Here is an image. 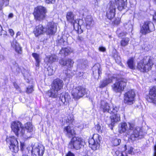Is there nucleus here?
I'll use <instances>...</instances> for the list:
<instances>
[{"label":"nucleus","instance_id":"obj_1","mask_svg":"<svg viewBox=\"0 0 156 156\" xmlns=\"http://www.w3.org/2000/svg\"><path fill=\"white\" fill-rule=\"evenodd\" d=\"M134 125L132 123L122 122L119 125V130L120 133L126 131L127 136L132 141L135 140L137 139L143 137L142 132L139 127L134 128Z\"/></svg>","mask_w":156,"mask_h":156},{"label":"nucleus","instance_id":"obj_2","mask_svg":"<svg viewBox=\"0 0 156 156\" xmlns=\"http://www.w3.org/2000/svg\"><path fill=\"white\" fill-rule=\"evenodd\" d=\"M63 85V81L59 79L54 80L51 85V88L47 93L48 96L51 98H56L58 91L62 88Z\"/></svg>","mask_w":156,"mask_h":156},{"label":"nucleus","instance_id":"obj_3","mask_svg":"<svg viewBox=\"0 0 156 156\" xmlns=\"http://www.w3.org/2000/svg\"><path fill=\"white\" fill-rule=\"evenodd\" d=\"M11 127L12 130L17 136H22L25 139L30 137L28 136L27 133L25 134V129L20 122H13L11 123Z\"/></svg>","mask_w":156,"mask_h":156},{"label":"nucleus","instance_id":"obj_4","mask_svg":"<svg viewBox=\"0 0 156 156\" xmlns=\"http://www.w3.org/2000/svg\"><path fill=\"white\" fill-rule=\"evenodd\" d=\"M152 64L150 57L147 56L138 63L137 68L141 72H146L151 69Z\"/></svg>","mask_w":156,"mask_h":156},{"label":"nucleus","instance_id":"obj_5","mask_svg":"<svg viewBox=\"0 0 156 156\" xmlns=\"http://www.w3.org/2000/svg\"><path fill=\"white\" fill-rule=\"evenodd\" d=\"M66 18L67 20L69 22L73 24V27L75 30L77 31L78 34H80L83 33V30L82 29L84 27V25H80L79 23H74L75 21V15L72 12H68L66 15Z\"/></svg>","mask_w":156,"mask_h":156},{"label":"nucleus","instance_id":"obj_6","mask_svg":"<svg viewBox=\"0 0 156 156\" xmlns=\"http://www.w3.org/2000/svg\"><path fill=\"white\" fill-rule=\"evenodd\" d=\"M47 12V10L45 7L39 6L35 8L33 14L36 20L41 21L45 18Z\"/></svg>","mask_w":156,"mask_h":156},{"label":"nucleus","instance_id":"obj_7","mask_svg":"<svg viewBox=\"0 0 156 156\" xmlns=\"http://www.w3.org/2000/svg\"><path fill=\"white\" fill-rule=\"evenodd\" d=\"M100 108L104 112H108L111 114L115 113L119 110V108L115 106L110 105L104 101H101Z\"/></svg>","mask_w":156,"mask_h":156},{"label":"nucleus","instance_id":"obj_8","mask_svg":"<svg viewBox=\"0 0 156 156\" xmlns=\"http://www.w3.org/2000/svg\"><path fill=\"white\" fill-rule=\"evenodd\" d=\"M84 144V141L83 139L79 137H74L71 139L68 144V147L72 149L76 150L80 149Z\"/></svg>","mask_w":156,"mask_h":156},{"label":"nucleus","instance_id":"obj_9","mask_svg":"<svg viewBox=\"0 0 156 156\" xmlns=\"http://www.w3.org/2000/svg\"><path fill=\"white\" fill-rule=\"evenodd\" d=\"M126 80L124 79H119L112 85L113 90L116 93L123 91L126 85Z\"/></svg>","mask_w":156,"mask_h":156},{"label":"nucleus","instance_id":"obj_10","mask_svg":"<svg viewBox=\"0 0 156 156\" xmlns=\"http://www.w3.org/2000/svg\"><path fill=\"white\" fill-rule=\"evenodd\" d=\"M86 92V89L79 86L73 89L72 94L73 98L78 100L83 97L87 93Z\"/></svg>","mask_w":156,"mask_h":156},{"label":"nucleus","instance_id":"obj_11","mask_svg":"<svg viewBox=\"0 0 156 156\" xmlns=\"http://www.w3.org/2000/svg\"><path fill=\"white\" fill-rule=\"evenodd\" d=\"M44 151V147L42 145L35 144L30 151L31 156H42Z\"/></svg>","mask_w":156,"mask_h":156},{"label":"nucleus","instance_id":"obj_12","mask_svg":"<svg viewBox=\"0 0 156 156\" xmlns=\"http://www.w3.org/2000/svg\"><path fill=\"white\" fill-rule=\"evenodd\" d=\"M100 138L99 135L96 134L94 135L92 137L89 139V146L93 150H95L99 148L100 142Z\"/></svg>","mask_w":156,"mask_h":156},{"label":"nucleus","instance_id":"obj_13","mask_svg":"<svg viewBox=\"0 0 156 156\" xmlns=\"http://www.w3.org/2000/svg\"><path fill=\"white\" fill-rule=\"evenodd\" d=\"M154 26L152 22L147 21L144 23L141 27L140 32L142 34L145 35L154 31Z\"/></svg>","mask_w":156,"mask_h":156},{"label":"nucleus","instance_id":"obj_14","mask_svg":"<svg viewBox=\"0 0 156 156\" xmlns=\"http://www.w3.org/2000/svg\"><path fill=\"white\" fill-rule=\"evenodd\" d=\"M135 94L133 90H129L124 95V102L128 105L133 104L134 101Z\"/></svg>","mask_w":156,"mask_h":156},{"label":"nucleus","instance_id":"obj_15","mask_svg":"<svg viewBox=\"0 0 156 156\" xmlns=\"http://www.w3.org/2000/svg\"><path fill=\"white\" fill-rule=\"evenodd\" d=\"M7 142L9 141L10 142V146L9 148L12 151L15 153L17 152L19 149L18 141L15 138L14 136H12L9 138H7L6 139Z\"/></svg>","mask_w":156,"mask_h":156},{"label":"nucleus","instance_id":"obj_16","mask_svg":"<svg viewBox=\"0 0 156 156\" xmlns=\"http://www.w3.org/2000/svg\"><path fill=\"white\" fill-rule=\"evenodd\" d=\"M57 24L53 22H49L45 28H46V33L48 35H52L55 34L57 30Z\"/></svg>","mask_w":156,"mask_h":156},{"label":"nucleus","instance_id":"obj_17","mask_svg":"<svg viewBox=\"0 0 156 156\" xmlns=\"http://www.w3.org/2000/svg\"><path fill=\"white\" fill-rule=\"evenodd\" d=\"M146 99L148 102L156 105V86L150 89Z\"/></svg>","mask_w":156,"mask_h":156},{"label":"nucleus","instance_id":"obj_18","mask_svg":"<svg viewBox=\"0 0 156 156\" xmlns=\"http://www.w3.org/2000/svg\"><path fill=\"white\" fill-rule=\"evenodd\" d=\"M118 111L115 113H112V114H114V115L110 117L111 123H107L111 127V129H113L115 123L120 120V115L118 112Z\"/></svg>","mask_w":156,"mask_h":156},{"label":"nucleus","instance_id":"obj_19","mask_svg":"<svg viewBox=\"0 0 156 156\" xmlns=\"http://www.w3.org/2000/svg\"><path fill=\"white\" fill-rule=\"evenodd\" d=\"M115 8L114 4L111 3L107 11L106 16L109 20H111L115 16Z\"/></svg>","mask_w":156,"mask_h":156},{"label":"nucleus","instance_id":"obj_20","mask_svg":"<svg viewBox=\"0 0 156 156\" xmlns=\"http://www.w3.org/2000/svg\"><path fill=\"white\" fill-rule=\"evenodd\" d=\"M46 28L43 25L40 24L37 26L34 30V33L36 36L37 37L46 33Z\"/></svg>","mask_w":156,"mask_h":156},{"label":"nucleus","instance_id":"obj_21","mask_svg":"<svg viewBox=\"0 0 156 156\" xmlns=\"http://www.w3.org/2000/svg\"><path fill=\"white\" fill-rule=\"evenodd\" d=\"M59 99V106L63 104L67 105V102L70 99V96L69 95L68 93H63L60 96Z\"/></svg>","mask_w":156,"mask_h":156},{"label":"nucleus","instance_id":"obj_22","mask_svg":"<svg viewBox=\"0 0 156 156\" xmlns=\"http://www.w3.org/2000/svg\"><path fill=\"white\" fill-rule=\"evenodd\" d=\"M127 0H115V3L118 10L122 11L126 7Z\"/></svg>","mask_w":156,"mask_h":156},{"label":"nucleus","instance_id":"obj_23","mask_svg":"<svg viewBox=\"0 0 156 156\" xmlns=\"http://www.w3.org/2000/svg\"><path fill=\"white\" fill-rule=\"evenodd\" d=\"M64 132L66 136L69 137L75 134V132L74 129L69 126L64 128Z\"/></svg>","mask_w":156,"mask_h":156},{"label":"nucleus","instance_id":"obj_24","mask_svg":"<svg viewBox=\"0 0 156 156\" xmlns=\"http://www.w3.org/2000/svg\"><path fill=\"white\" fill-rule=\"evenodd\" d=\"M11 46L15 49V51L18 54H21L22 50L19 44L16 40H13L11 42Z\"/></svg>","mask_w":156,"mask_h":156},{"label":"nucleus","instance_id":"obj_25","mask_svg":"<svg viewBox=\"0 0 156 156\" xmlns=\"http://www.w3.org/2000/svg\"><path fill=\"white\" fill-rule=\"evenodd\" d=\"M86 27L87 29H90L93 26V22L92 17L90 16H87L85 20Z\"/></svg>","mask_w":156,"mask_h":156},{"label":"nucleus","instance_id":"obj_26","mask_svg":"<svg viewBox=\"0 0 156 156\" xmlns=\"http://www.w3.org/2000/svg\"><path fill=\"white\" fill-rule=\"evenodd\" d=\"M61 64L63 66H66L68 68H71L73 66L74 62L70 59H68L65 61L61 60L60 62Z\"/></svg>","mask_w":156,"mask_h":156},{"label":"nucleus","instance_id":"obj_27","mask_svg":"<svg viewBox=\"0 0 156 156\" xmlns=\"http://www.w3.org/2000/svg\"><path fill=\"white\" fill-rule=\"evenodd\" d=\"M92 69L93 74H98V76H99L100 74L101 73V69L100 65L99 64L95 65L93 67Z\"/></svg>","mask_w":156,"mask_h":156},{"label":"nucleus","instance_id":"obj_28","mask_svg":"<svg viewBox=\"0 0 156 156\" xmlns=\"http://www.w3.org/2000/svg\"><path fill=\"white\" fill-rule=\"evenodd\" d=\"M112 82V79L111 78L105 79L101 82L99 87L101 88H103Z\"/></svg>","mask_w":156,"mask_h":156},{"label":"nucleus","instance_id":"obj_29","mask_svg":"<svg viewBox=\"0 0 156 156\" xmlns=\"http://www.w3.org/2000/svg\"><path fill=\"white\" fill-rule=\"evenodd\" d=\"M71 50L70 48H62L60 51V54H64L66 55H68L71 52Z\"/></svg>","mask_w":156,"mask_h":156},{"label":"nucleus","instance_id":"obj_30","mask_svg":"<svg viewBox=\"0 0 156 156\" xmlns=\"http://www.w3.org/2000/svg\"><path fill=\"white\" fill-rule=\"evenodd\" d=\"M128 65L130 68L134 69L135 68V64L133 58L129 59L127 62Z\"/></svg>","mask_w":156,"mask_h":156},{"label":"nucleus","instance_id":"obj_31","mask_svg":"<svg viewBox=\"0 0 156 156\" xmlns=\"http://www.w3.org/2000/svg\"><path fill=\"white\" fill-rule=\"evenodd\" d=\"M129 40V38L128 37L122 39L120 42L121 45L123 47L127 46L128 44Z\"/></svg>","mask_w":156,"mask_h":156},{"label":"nucleus","instance_id":"obj_32","mask_svg":"<svg viewBox=\"0 0 156 156\" xmlns=\"http://www.w3.org/2000/svg\"><path fill=\"white\" fill-rule=\"evenodd\" d=\"M24 129H26L29 133L31 132L33 130V126L31 123L30 122L27 123L25 125L24 127Z\"/></svg>","mask_w":156,"mask_h":156},{"label":"nucleus","instance_id":"obj_33","mask_svg":"<svg viewBox=\"0 0 156 156\" xmlns=\"http://www.w3.org/2000/svg\"><path fill=\"white\" fill-rule=\"evenodd\" d=\"M116 34L118 35V37L122 38L124 36H126L127 33L125 31L121 32L120 31L119 29H118L116 31Z\"/></svg>","mask_w":156,"mask_h":156},{"label":"nucleus","instance_id":"obj_34","mask_svg":"<svg viewBox=\"0 0 156 156\" xmlns=\"http://www.w3.org/2000/svg\"><path fill=\"white\" fill-rule=\"evenodd\" d=\"M74 121L73 116V115L71 114L69 115L67 117L66 119L67 123L69 124H71Z\"/></svg>","mask_w":156,"mask_h":156},{"label":"nucleus","instance_id":"obj_35","mask_svg":"<svg viewBox=\"0 0 156 156\" xmlns=\"http://www.w3.org/2000/svg\"><path fill=\"white\" fill-rule=\"evenodd\" d=\"M48 61L49 62H53L55 61L57 59V56L55 55H52L47 57Z\"/></svg>","mask_w":156,"mask_h":156},{"label":"nucleus","instance_id":"obj_36","mask_svg":"<svg viewBox=\"0 0 156 156\" xmlns=\"http://www.w3.org/2000/svg\"><path fill=\"white\" fill-rule=\"evenodd\" d=\"M121 141V140L119 139L114 138L112 140V142L114 146H117L119 144Z\"/></svg>","mask_w":156,"mask_h":156},{"label":"nucleus","instance_id":"obj_37","mask_svg":"<svg viewBox=\"0 0 156 156\" xmlns=\"http://www.w3.org/2000/svg\"><path fill=\"white\" fill-rule=\"evenodd\" d=\"M78 63L77 64L78 67L82 69L85 67V64L84 63L83 60H79L78 61Z\"/></svg>","mask_w":156,"mask_h":156},{"label":"nucleus","instance_id":"obj_38","mask_svg":"<svg viewBox=\"0 0 156 156\" xmlns=\"http://www.w3.org/2000/svg\"><path fill=\"white\" fill-rule=\"evenodd\" d=\"M32 56L34 58L36 62L41 61V58L39 54L35 53H32Z\"/></svg>","mask_w":156,"mask_h":156},{"label":"nucleus","instance_id":"obj_39","mask_svg":"<svg viewBox=\"0 0 156 156\" xmlns=\"http://www.w3.org/2000/svg\"><path fill=\"white\" fill-rule=\"evenodd\" d=\"M115 154L117 156H127L126 153L125 152L116 151Z\"/></svg>","mask_w":156,"mask_h":156},{"label":"nucleus","instance_id":"obj_40","mask_svg":"<svg viewBox=\"0 0 156 156\" xmlns=\"http://www.w3.org/2000/svg\"><path fill=\"white\" fill-rule=\"evenodd\" d=\"M3 1V4L0 2V10L2 9V7L3 4H5V6H7L9 4V0H2Z\"/></svg>","mask_w":156,"mask_h":156},{"label":"nucleus","instance_id":"obj_41","mask_svg":"<svg viewBox=\"0 0 156 156\" xmlns=\"http://www.w3.org/2000/svg\"><path fill=\"white\" fill-rule=\"evenodd\" d=\"M34 90L33 87L32 86H28L26 92L27 93H30Z\"/></svg>","mask_w":156,"mask_h":156},{"label":"nucleus","instance_id":"obj_42","mask_svg":"<svg viewBox=\"0 0 156 156\" xmlns=\"http://www.w3.org/2000/svg\"><path fill=\"white\" fill-rule=\"evenodd\" d=\"M47 71L48 72V74L49 75H52L54 73V71L49 67L48 68Z\"/></svg>","mask_w":156,"mask_h":156},{"label":"nucleus","instance_id":"obj_43","mask_svg":"<svg viewBox=\"0 0 156 156\" xmlns=\"http://www.w3.org/2000/svg\"><path fill=\"white\" fill-rule=\"evenodd\" d=\"M7 34V32L6 31L2 30V28L1 26H0V35L2 36V35H6Z\"/></svg>","mask_w":156,"mask_h":156},{"label":"nucleus","instance_id":"obj_44","mask_svg":"<svg viewBox=\"0 0 156 156\" xmlns=\"http://www.w3.org/2000/svg\"><path fill=\"white\" fill-rule=\"evenodd\" d=\"M56 0H44L45 2L47 4H52L54 3Z\"/></svg>","mask_w":156,"mask_h":156},{"label":"nucleus","instance_id":"obj_45","mask_svg":"<svg viewBox=\"0 0 156 156\" xmlns=\"http://www.w3.org/2000/svg\"><path fill=\"white\" fill-rule=\"evenodd\" d=\"M13 85L16 89H18V90L20 92H21L20 89L19 88V86L17 85V84L16 83H13Z\"/></svg>","mask_w":156,"mask_h":156},{"label":"nucleus","instance_id":"obj_46","mask_svg":"<svg viewBox=\"0 0 156 156\" xmlns=\"http://www.w3.org/2000/svg\"><path fill=\"white\" fill-rule=\"evenodd\" d=\"M133 147H130L129 148V150L128 151V153L129 154H134L133 151Z\"/></svg>","mask_w":156,"mask_h":156},{"label":"nucleus","instance_id":"obj_47","mask_svg":"<svg viewBox=\"0 0 156 156\" xmlns=\"http://www.w3.org/2000/svg\"><path fill=\"white\" fill-rule=\"evenodd\" d=\"M120 22V20L119 18L118 19H116L114 21V23L116 25L119 24Z\"/></svg>","mask_w":156,"mask_h":156},{"label":"nucleus","instance_id":"obj_48","mask_svg":"<svg viewBox=\"0 0 156 156\" xmlns=\"http://www.w3.org/2000/svg\"><path fill=\"white\" fill-rule=\"evenodd\" d=\"M96 128L99 132H102V130L101 129V127L99 124H97L96 125Z\"/></svg>","mask_w":156,"mask_h":156},{"label":"nucleus","instance_id":"obj_49","mask_svg":"<svg viewBox=\"0 0 156 156\" xmlns=\"http://www.w3.org/2000/svg\"><path fill=\"white\" fill-rule=\"evenodd\" d=\"M9 33L10 34V35L12 36L14 34V32L13 30L12 29H9Z\"/></svg>","mask_w":156,"mask_h":156},{"label":"nucleus","instance_id":"obj_50","mask_svg":"<svg viewBox=\"0 0 156 156\" xmlns=\"http://www.w3.org/2000/svg\"><path fill=\"white\" fill-rule=\"evenodd\" d=\"M99 50L101 51L104 52L105 51L106 49L105 47H101L99 48Z\"/></svg>","mask_w":156,"mask_h":156},{"label":"nucleus","instance_id":"obj_51","mask_svg":"<svg viewBox=\"0 0 156 156\" xmlns=\"http://www.w3.org/2000/svg\"><path fill=\"white\" fill-rule=\"evenodd\" d=\"M66 156H75L74 154L70 151H69Z\"/></svg>","mask_w":156,"mask_h":156},{"label":"nucleus","instance_id":"obj_52","mask_svg":"<svg viewBox=\"0 0 156 156\" xmlns=\"http://www.w3.org/2000/svg\"><path fill=\"white\" fill-rule=\"evenodd\" d=\"M77 39L78 40L80 41H82L83 40V37L81 36H78L77 37Z\"/></svg>","mask_w":156,"mask_h":156},{"label":"nucleus","instance_id":"obj_53","mask_svg":"<svg viewBox=\"0 0 156 156\" xmlns=\"http://www.w3.org/2000/svg\"><path fill=\"white\" fill-rule=\"evenodd\" d=\"M15 65L17 67V68L16 69L17 71L19 72L20 70V67L18 66L17 64L16 63H15Z\"/></svg>","mask_w":156,"mask_h":156},{"label":"nucleus","instance_id":"obj_54","mask_svg":"<svg viewBox=\"0 0 156 156\" xmlns=\"http://www.w3.org/2000/svg\"><path fill=\"white\" fill-rule=\"evenodd\" d=\"M40 62L41 61L36 62L35 66L36 67H39Z\"/></svg>","mask_w":156,"mask_h":156},{"label":"nucleus","instance_id":"obj_55","mask_svg":"<svg viewBox=\"0 0 156 156\" xmlns=\"http://www.w3.org/2000/svg\"><path fill=\"white\" fill-rule=\"evenodd\" d=\"M62 39L65 41L67 39V36H66L65 35H63L62 36Z\"/></svg>","mask_w":156,"mask_h":156},{"label":"nucleus","instance_id":"obj_56","mask_svg":"<svg viewBox=\"0 0 156 156\" xmlns=\"http://www.w3.org/2000/svg\"><path fill=\"white\" fill-rule=\"evenodd\" d=\"M153 18L154 20H156V12L154 13V15L153 16Z\"/></svg>","mask_w":156,"mask_h":156},{"label":"nucleus","instance_id":"obj_57","mask_svg":"<svg viewBox=\"0 0 156 156\" xmlns=\"http://www.w3.org/2000/svg\"><path fill=\"white\" fill-rule=\"evenodd\" d=\"M13 16V14L12 13H10L9 15V17L12 18Z\"/></svg>","mask_w":156,"mask_h":156},{"label":"nucleus","instance_id":"obj_58","mask_svg":"<svg viewBox=\"0 0 156 156\" xmlns=\"http://www.w3.org/2000/svg\"><path fill=\"white\" fill-rule=\"evenodd\" d=\"M4 58V57L2 55H0V60H2Z\"/></svg>","mask_w":156,"mask_h":156},{"label":"nucleus","instance_id":"obj_59","mask_svg":"<svg viewBox=\"0 0 156 156\" xmlns=\"http://www.w3.org/2000/svg\"><path fill=\"white\" fill-rule=\"evenodd\" d=\"M63 73H65V74H67H67H69V73H68V72H66V70H65H65H64V71H63Z\"/></svg>","mask_w":156,"mask_h":156},{"label":"nucleus","instance_id":"obj_60","mask_svg":"<svg viewBox=\"0 0 156 156\" xmlns=\"http://www.w3.org/2000/svg\"><path fill=\"white\" fill-rule=\"evenodd\" d=\"M20 33L19 32H18L16 34V36H18V35H20Z\"/></svg>","mask_w":156,"mask_h":156},{"label":"nucleus","instance_id":"obj_61","mask_svg":"<svg viewBox=\"0 0 156 156\" xmlns=\"http://www.w3.org/2000/svg\"><path fill=\"white\" fill-rule=\"evenodd\" d=\"M144 49L145 50H147V51L149 49L148 48H147L146 47H144Z\"/></svg>","mask_w":156,"mask_h":156},{"label":"nucleus","instance_id":"obj_62","mask_svg":"<svg viewBox=\"0 0 156 156\" xmlns=\"http://www.w3.org/2000/svg\"><path fill=\"white\" fill-rule=\"evenodd\" d=\"M154 0V1L156 3V0Z\"/></svg>","mask_w":156,"mask_h":156},{"label":"nucleus","instance_id":"obj_63","mask_svg":"<svg viewBox=\"0 0 156 156\" xmlns=\"http://www.w3.org/2000/svg\"><path fill=\"white\" fill-rule=\"evenodd\" d=\"M115 61H116L117 62H117V61H116V60H115Z\"/></svg>","mask_w":156,"mask_h":156},{"label":"nucleus","instance_id":"obj_64","mask_svg":"<svg viewBox=\"0 0 156 156\" xmlns=\"http://www.w3.org/2000/svg\"><path fill=\"white\" fill-rule=\"evenodd\" d=\"M85 156H88L87 155H86Z\"/></svg>","mask_w":156,"mask_h":156}]
</instances>
